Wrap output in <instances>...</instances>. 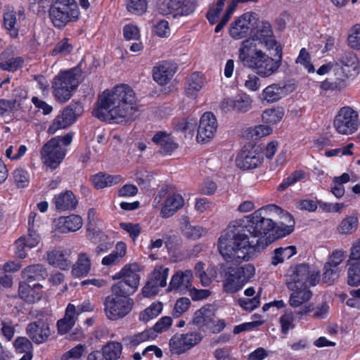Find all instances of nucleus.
<instances>
[{"instance_id": "1", "label": "nucleus", "mask_w": 360, "mask_h": 360, "mask_svg": "<svg viewBox=\"0 0 360 360\" xmlns=\"http://www.w3.org/2000/svg\"><path fill=\"white\" fill-rule=\"evenodd\" d=\"M274 213L280 207L271 204L263 206L245 217L240 228L229 226L220 235L217 246L219 255L227 262L240 264L253 258L256 250L264 249L275 238L271 234L276 227Z\"/></svg>"}, {"instance_id": "2", "label": "nucleus", "mask_w": 360, "mask_h": 360, "mask_svg": "<svg viewBox=\"0 0 360 360\" xmlns=\"http://www.w3.org/2000/svg\"><path fill=\"white\" fill-rule=\"evenodd\" d=\"M138 111L134 91L129 85L121 84L99 95L94 114L101 120L120 124L134 120Z\"/></svg>"}, {"instance_id": "3", "label": "nucleus", "mask_w": 360, "mask_h": 360, "mask_svg": "<svg viewBox=\"0 0 360 360\" xmlns=\"http://www.w3.org/2000/svg\"><path fill=\"white\" fill-rule=\"evenodd\" d=\"M278 58H273L257 47L252 39L243 41L239 49V59L245 66L255 70L262 77H268L277 72L281 66L282 49L281 51H275Z\"/></svg>"}, {"instance_id": "4", "label": "nucleus", "mask_w": 360, "mask_h": 360, "mask_svg": "<svg viewBox=\"0 0 360 360\" xmlns=\"http://www.w3.org/2000/svg\"><path fill=\"white\" fill-rule=\"evenodd\" d=\"M72 139L70 134L63 136H56L44 145L41 150V157L44 165L49 169H56L63 160L68 146Z\"/></svg>"}, {"instance_id": "5", "label": "nucleus", "mask_w": 360, "mask_h": 360, "mask_svg": "<svg viewBox=\"0 0 360 360\" xmlns=\"http://www.w3.org/2000/svg\"><path fill=\"white\" fill-rule=\"evenodd\" d=\"M141 267L137 263L126 264L119 272L113 276V279H121L112 286V293L131 295L139 288Z\"/></svg>"}, {"instance_id": "6", "label": "nucleus", "mask_w": 360, "mask_h": 360, "mask_svg": "<svg viewBox=\"0 0 360 360\" xmlns=\"http://www.w3.org/2000/svg\"><path fill=\"white\" fill-rule=\"evenodd\" d=\"M320 280V271L314 266L300 264L292 268L287 282L288 289H295L297 286L309 289L315 286Z\"/></svg>"}, {"instance_id": "7", "label": "nucleus", "mask_w": 360, "mask_h": 360, "mask_svg": "<svg viewBox=\"0 0 360 360\" xmlns=\"http://www.w3.org/2000/svg\"><path fill=\"white\" fill-rule=\"evenodd\" d=\"M255 274L252 264H244L237 269L227 268L224 274V288L227 292H236L248 283Z\"/></svg>"}, {"instance_id": "8", "label": "nucleus", "mask_w": 360, "mask_h": 360, "mask_svg": "<svg viewBox=\"0 0 360 360\" xmlns=\"http://www.w3.org/2000/svg\"><path fill=\"white\" fill-rule=\"evenodd\" d=\"M128 294L113 293L108 296L104 302V311L106 317L117 321L128 315L134 306V301Z\"/></svg>"}, {"instance_id": "9", "label": "nucleus", "mask_w": 360, "mask_h": 360, "mask_svg": "<svg viewBox=\"0 0 360 360\" xmlns=\"http://www.w3.org/2000/svg\"><path fill=\"white\" fill-rule=\"evenodd\" d=\"M79 83V75L77 70H70L60 72L54 77L52 84L56 98L60 102L69 100Z\"/></svg>"}, {"instance_id": "10", "label": "nucleus", "mask_w": 360, "mask_h": 360, "mask_svg": "<svg viewBox=\"0 0 360 360\" xmlns=\"http://www.w3.org/2000/svg\"><path fill=\"white\" fill-rule=\"evenodd\" d=\"M79 8L75 0H57L51 6L50 18L57 27H63L68 22L77 19Z\"/></svg>"}, {"instance_id": "11", "label": "nucleus", "mask_w": 360, "mask_h": 360, "mask_svg": "<svg viewBox=\"0 0 360 360\" xmlns=\"http://www.w3.org/2000/svg\"><path fill=\"white\" fill-rule=\"evenodd\" d=\"M359 124L358 112L349 106L341 108L333 122L335 130L342 135L353 134L358 130Z\"/></svg>"}, {"instance_id": "12", "label": "nucleus", "mask_w": 360, "mask_h": 360, "mask_svg": "<svg viewBox=\"0 0 360 360\" xmlns=\"http://www.w3.org/2000/svg\"><path fill=\"white\" fill-rule=\"evenodd\" d=\"M196 8L195 0H162L158 11L162 15H172L174 18L191 15Z\"/></svg>"}, {"instance_id": "13", "label": "nucleus", "mask_w": 360, "mask_h": 360, "mask_svg": "<svg viewBox=\"0 0 360 360\" xmlns=\"http://www.w3.org/2000/svg\"><path fill=\"white\" fill-rule=\"evenodd\" d=\"M202 336L198 332L176 333L169 341V349L172 354L180 355L186 353L199 344Z\"/></svg>"}, {"instance_id": "14", "label": "nucleus", "mask_w": 360, "mask_h": 360, "mask_svg": "<svg viewBox=\"0 0 360 360\" xmlns=\"http://www.w3.org/2000/svg\"><path fill=\"white\" fill-rule=\"evenodd\" d=\"M249 39L254 40L258 47V44H263L269 51L274 50L276 52L281 51V46L278 44L273 34L270 23L267 21H262L258 23L252 37Z\"/></svg>"}, {"instance_id": "15", "label": "nucleus", "mask_w": 360, "mask_h": 360, "mask_svg": "<svg viewBox=\"0 0 360 360\" xmlns=\"http://www.w3.org/2000/svg\"><path fill=\"white\" fill-rule=\"evenodd\" d=\"M217 129L215 116L210 112H205L200 120L196 139L199 143H205L212 139Z\"/></svg>"}, {"instance_id": "16", "label": "nucleus", "mask_w": 360, "mask_h": 360, "mask_svg": "<svg viewBox=\"0 0 360 360\" xmlns=\"http://www.w3.org/2000/svg\"><path fill=\"white\" fill-rule=\"evenodd\" d=\"M256 15L253 13H245L233 22L229 28V34L235 39L244 38L248 33L250 28L255 24Z\"/></svg>"}, {"instance_id": "17", "label": "nucleus", "mask_w": 360, "mask_h": 360, "mask_svg": "<svg viewBox=\"0 0 360 360\" xmlns=\"http://www.w3.org/2000/svg\"><path fill=\"white\" fill-rule=\"evenodd\" d=\"M294 90L290 84L274 83L265 87L261 94L259 99L262 102L273 103L278 101Z\"/></svg>"}, {"instance_id": "18", "label": "nucleus", "mask_w": 360, "mask_h": 360, "mask_svg": "<svg viewBox=\"0 0 360 360\" xmlns=\"http://www.w3.org/2000/svg\"><path fill=\"white\" fill-rule=\"evenodd\" d=\"M252 99L247 94H240L235 97L226 98L221 103V107L224 111H236L246 112L252 108Z\"/></svg>"}, {"instance_id": "19", "label": "nucleus", "mask_w": 360, "mask_h": 360, "mask_svg": "<svg viewBox=\"0 0 360 360\" xmlns=\"http://www.w3.org/2000/svg\"><path fill=\"white\" fill-rule=\"evenodd\" d=\"M26 334L35 344H42L51 335L50 326L42 320L33 321L27 326Z\"/></svg>"}, {"instance_id": "20", "label": "nucleus", "mask_w": 360, "mask_h": 360, "mask_svg": "<svg viewBox=\"0 0 360 360\" xmlns=\"http://www.w3.org/2000/svg\"><path fill=\"white\" fill-rule=\"evenodd\" d=\"M262 153L255 148L243 150L236 158V165L243 169H251L257 167L263 162Z\"/></svg>"}, {"instance_id": "21", "label": "nucleus", "mask_w": 360, "mask_h": 360, "mask_svg": "<svg viewBox=\"0 0 360 360\" xmlns=\"http://www.w3.org/2000/svg\"><path fill=\"white\" fill-rule=\"evenodd\" d=\"M24 62L23 58L17 56L14 46L8 47L0 55V69L4 71H17L23 66Z\"/></svg>"}, {"instance_id": "22", "label": "nucleus", "mask_w": 360, "mask_h": 360, "mask_svg": "<svg viewBox=\"0 0 360 360\" xmlns=\"http://www.w3.org/2000/svg\"><path fill=\"white\" fill-rule=\"evenodd\" d=\"M193 278L191 270H179L172 276L167 290L184 293L191 288Z\"/></svg>"}, {"instance_id": "23", "label": "nucleus", "mask_w": 360, "mask_h": 360, "mask_svg": "<svg viewBox=\"0 0 360 360\" xmlns=\"http://www.w3.org/2000/svg\"><path fill=\"white\" fill-rule=\"evenodd\" d=\"M83 226V219L78 214L63 216L53 221V227L56 231L61 233L76 232Z\"/></svg>"}, {"instance_id": "24", "label": "nucleus", "mask_w": 360, "mask_h": 360, "mask_svg": "<svg viewBox=\"0 0 360 360\" xmlns=\"http://www.w3.org/2000/svg\"><path fill=\"white\" fill-rule=\"evenodd\" d=\"M76 119L75 110L72 106L66 107L55 117L48 129V132L53 134L58 130L65 129L72 124Z\"/></svg>"}, {"instance_id": "25", "label": "nucleus", "mask_w": 360, "mask_h": 360, "mask_svg": "<svg viewBox=\"0 0 360 360\" xmlns=\"http://www.w3.org/2000/svg\"><path fill=\"white\" fill-rule=\"evenodd\" d=\"M184 205V199L181 194L169 193L163 199L160 215L162 218L170 217L183 207Z\"/></svg>"}, {"instance_id": "26", "label": "nucleus", "mask_w": 360, "mask_h": 360, "mask_svg": "<svg viewBox=\"0 0 360 360\" xmlns=\"http://www.w3.org/2000/svg\"><path fill=\"white\" fill-rule=\"evenodd\" d=\"M176 71V64L163 61L153 68V77L160 85H165L172 79Z\"/></svg>"}, {"instance_id": "27", "label": "nucleus", "mask_w": 360, "mask_h": 360, "mask_svg": "<svg viewBox=\"0 0 360 360\" xmlns=\"http://www.w3.org/2000/svg\"><path fill=\"white\" fill-rule=\"evenodd\" d=\"M70 252L61 248H57L47 253L48 262L62 270L68 269L71 265L69 259Z\"/></svg>"}, {"instance_id": "28", "label": "nucleus", "mask_w": 360, "mask_h": 360, "mask_svg": "<svg viewBox=\"0 0 360 360\" xmlns=\"http://www.w3.org/2000/svg\"><path fill=\"white\" fill-rule=\"evenodd\" d=\"M18 294L20 297L27 303L37 302L42 297V285L37 283L31 286L25 282H21L19 285Z\"/></svg>"}, {"instance_id": "29", "label": "nucleus", "mask_w": 360, "mask_h": 360, "mask_svg": "<svg viewBox=\"0 0 360 360\" xmlns=\"http://www.w3.org/2000/svg\"><path fill=\"white\" fill-rule=\"evenodd\" d=\"M56 210L65 211L76 207L77 200L72 191H67L56 195L52 200Z\"/></svg>"}, {"instance_id": "30", "label": "nucleus", "mask_w": 360, "mask_h": 360, "mask_svg": "<svg viewBox=\"0 0 360 360\" xmlns=\"http://www.w3.org/2000/svg\"><path fill=\"white\" fill-rule=\"evenodd\" d=\"M280 210L281 213H274L273 217H278L280 218L281 220L276 224V226L279 231V236L283 237L293 231L295 220L290 213L283 211L281 207Z\"/></svg>"}, {"instance_id": "31", "label": "nucleus", "mask_w": 360, "mask_h": 360, "mask_svg": "<svg viewBox=\"0 0 360 360\" xmlns=\"http://www.w3.org/2000/svg\"><path fill=\"white\" fill-rule=\"evenodd\" d=\"M290 290L292 292L289 297V304L292 307H300L311 298L312 292L307 288L297 286L295 289Z\"/></svg>"}, {"instance_id": "32", "label": "nucleus", "mask_w": 360, "mask_h": 360, "mask_svg": "<svg viewBox=\"0 0 360 360\" xmlns=\"http://www.w3.org/2000/svg\"><path fill=\"white\" fill-rule=\"evenodd\" d=\"M91 181L96 188L101 189L105 187L118 184L122 182V177L120 175H110L99 173L93 176Z\"/></svg>"}, {"instance_id": "33", "label": "nucleus", "mask_w": 360, "mask_h": 360, "mask_svg": "<svg viewBox=\"0 0 360 360\" xmlns=\"http://www.w3.org/2000/svg\"><path fill=\"white\" fill-rule=\"evenodd\" d=\"M91 260L89 257L84 252L78 255L77 260L73 265L72 274L75 277H84L87 276L91 270Z\"/></svg>"}, {"instance_id": "34", "label": "nucleus", "mask_w": 360, "mask_h": 360, "mask_svg": "<svg viewBox=\"0 0 360 360\" xmlns=\"http://www.w3.org/2000/svg\"><path fill=\"white\" fill-rule=\"evenodd\" d=\"M21 275L23 279L32 282L44 279L47 275L46 269L41 264L30 265L25 268Z\"/></svg>"}, {"instance_id": "35", "label": "nucleus", "mask_w": 360, "mask_h": 360, "mask_svg": "<svg viewBox=\"0 0 360 360\" xmlns=\"http://www.w3.org/2000/svg\"><path fill=\"white\" fill-rule=\"evenodd\" d=\"M153 141L160 147L163 153H172L177 148V145L172 137L164 131L156 133L153 137Z\"/></svg>"}, {"instance_id": "36", "label": "nucleus", "mask_w": 360, "mask_h": 360, "mask_svg": "<svg viewBox=\"0 0 360 360\" xmlns=\"http://www.w3.org/2000/svg\"><path fill=\"white\" fill-rule=\"evenodd\" d=\"M4 27L11 38H17L19 33V25L17 14L13 11H8L4 13Z\"/></svg>"}, {"instance_id": "37", "label": "nucleus", "mask_w": 360, "mask_h": 360, "mask_svg": "<svg viewBox=\"0 0 360 360\" xmlns=\"http://www.w3.org/2000/svg\"><path fill=\"white\" fill-rule=\"evenodd\" d=\"M204 85V79L199 73H193L188 79L185 86L187 96L193 97L199 92Z\"/></svg>"}, {"instance_id": "38", "label": "nucleus", "mask_w": 360, "mask_h": 360, "mask_svg": "<svg viewBox=\"0 0 360 360\" xmlns=\"http://www.w3.org/2000/svg\"><path fill=\"white\" fill-rule=\"evenodd\" d=\"M285 111L283 108L276 106L265 109L262 113V120L264 122L276 124L283 118Z\"/></svg>"}, {"instance_id": "39", "label": "nucleus", "mask_w": 360, "mask_h": 360, "mask_svg": "<svg viewBox=\"0 0 360 360\" xmlns=\"http://www.w3.org/2000/svg\"><path fill=\"white\" fill-rule=\"evenodd\" d=\"M213 313L210 306H206L197 310L193 316V322L198 327L202 328L211 324Z\"/></svg>"}, {"instance_id": "40", "label": "nucleus", "mask_w": 360, "mask_h": 360, "mask_svg": "<svg viewBox=\"0 0 360 360\" xmlns=\"http://www.w3.org/2000/svg\"><path fill=\"white\" fill-rule=\"evenodd\" d=\"M359 220L355 215L345 217L337 226V231L341 235H350L356 231Z\"/></svg>"}, {"instance_id": "41", "label": "nucleus", "mask_w": 360, "mask_h": 360, "mask_svg": "<svg viewBox=\"0 0 360 360\" xmlns=\"http://www.w3.org/2000/svg\"><path fill=\"white\" fill-rule=\"evenodd\" d=\"M122 351V345L118 342H109L102 347L103 356L105 360H117Z\"/></svg>"}, {"instance_id": "42", "label": "nucleus", "mask_w": 360, "mask_h": 360, "mask_svg": "<svg viewBox=\"0 0 360 360\" xmlns=\"http://www.w3.org/2000/svg\"><path fill=\"white\" fill-rule=\"evenodd\" d=\"M347 283L349 285H360V261L347 260Z\"/></svg>"}, {"instance_id": "43", "label": "nucleus", "mask_w": 360, "mask_h": 360, "mask_svg": "<svg viewBox=\"0 0 360 360\" xmlns=\"http://www.w3.org/2000/svg\"><path fill=\"white\" fill-rule=\"evenodd\" d=\"M295 246H287L285 248H276L274 250V256L271 258V264L274 266L283 262L285 259H290L296 254Z\"/></svg>"}, {"instance_id": "44", "label": "nucleus", "mask_w": 360, "mask_h": 360, "mask_svg": "<svg viewBox=\"0 0 360 360\" xmlns=\"http://www.w3.org/2000/svg\"><path fill=\"white\" fill-rule=\"evenodd\" d=\"M155 338L153 331L147 328L142 332L128 336L125 340L130 346L136 347L144 342L153 340Z\"/></svg>"}, {"instance_id": "45", "label": "nucleus", "mask_w": 360, "mask_h": 360, "mask_svg": "<svg viewBox=\"0 0 360 360\" xmlns=\"http://www.w3.org/2000/svg\"><path fill=\"white\" fill-rule=\"evenodd\" d=\"M162 311L161 302H153L139 314L140 321L147 323L157 317Z\"/></svg>"}, {"instance_id": "46", "label": "nucleus", "mask_w": 360, "mask_h": 360, "mask_svg": "<svg viewBox=\"0 0 360 360\" xmlns=\"http://www.w3.org/2000/svg\"><path fill=\"white\" fill-rule=\"evenodd\" d=\"M169 268L163 266H156L151 273L150 280L156 283L160 288L167 285V280L169 276Z\"/></svg>"}, {"instance_id": "47", "label": "nucleus", "mask_w": 360, "mask_h": 360, "mask_svg": "<svg viewBox=\"0 0 360 360\" xmlns=\"http://www.w3.org/2000/svg\"><path fill=\"white\" fill-rule=\"evenodd\" d=\"M306 177V173L302 170H296L289 175L287 178H285L278 187V191H284L289 186L295 184L297 181L304 179Z\"/></svg>"}, {"instance_id": "48", "label": "nucleus", "mask_w": 360, "mask_h": 360, "mask_svg": "<svg viewBox=\"0 0 360 360\" xmlns=\"http://www.w3.org/2000/svg\"><path fill=\"white\" fill-rule=\"evenodd\" d=\"M148 0H127L128 11L134 15H142L147 11Z\"/></svg>"}, {"instance_id": "49", "label": "nucleus", "mask_w": 360, "mask_h": 360, "mask_svg": "<svg viewBox=\"0 0 360 360\" xmlns=\"http://www.w3.org/2000/svg\"><path fill=\"white\" fill-rule=\"evenodd\" d=\"M183 234L188 238L198 239L206 233V230L200 226H192L186 223L183 229Z\"/></svg>"}, {"instance_id": "50", "label": "nucleus", "mask_w": 360, "mask_h": 360, "mask_svg": "<svg viewBox=\"0 0 360 360\" xmlns=\"http://www.w3.org/2000/svg\"><path fill=\"white\" fill-rule=\"evenodd\" d=\"M225 1L226 0H217L216 4H213L210 8L206 14V17L210 24L214 25L219 20V17L224 8Z\"/></svg>"}, {"instance_id": "51", "label": "nucleus", "mask_w": 360, "mask_h": 360, "mask_svg": "<svg viewBox=\"0 0 360 360\" xmlns=\"http://www.w3.org/2000/svg\"><path fill=\"white\" fill-rule=\"evenodd\" d=\"M172 325V319L170 316H162L160 318L152 328H149L153 330L155 338L158 334L167 331Z\"/></svg>"}, {"instance_id": "52", "label": "nucleus", "mask_w": 360, "mask_h": 360, "mask_svg": "<svg viewBox=\"0 0 360 360\" xmlns=\"http://www.w3.org/2000/svg\"><path fill=\"white\" fill-rule=\"evenodd\" d=\"M27 148L25 145L9 146L5 151V155L11 160L20 159L26 153Z\"/></svg>"}, {"instance_id": "53", "label": "nucleus", "mask_w": 360, "mask_h": 360, "mask_svg": "<svg viewBox=\"0 0 360 360\" xmlns=\"http://www.w3.org/2000/svg\"><path fill=\"white\" fill-rule=\"evenodd\" d=\"M271 127L260 124L248 129V134L252 139H259L272 133Z\"/></svg>"}, {"instance_id": "54", "label": "nucleus", "mask_w": 360, "mask_h": 360, "mask_svg": "<svg viewBox=\"0 0 360 360\" xmlns=\"http://www.w3.org/2000/svg\"><path fill=\"white\" fill-rule=\"evenodd\" d=\"M347 41L352 49H360V24H356L351 28Z\"/></svg>"}, {"instance_id": "55", "label": "nucleus", "mask_w": 360, "mask_h": 360, "mask_svg": "<svg viewBox=\"0 0 360 360\" xmlns=\"http://www.w3.org/2000/svg\"><path fill=\"white\" fill-rule=\"evenodd\" d=\"M295 314L292 311H287L280 317L279 321L281 326V331L287 334L289 330L294 328Z\"/></svg>"}, {"instance_id": "56", "label": "nucleus", "mask_w": 360, "mask_h": 360, "mask_svg": "<svg viewBox=\"0 0 360 360\" xmlns=\"http://www.w3.org/2000/svg\"><path fill=\"white\" fill-rule=\"evenodd\" d=\"M297 64L302 65L308 72H314V67L311 63L310 56L306 49L302 48L299 53V55L295 60Z\"/></svg>"}, {"instance_id": "57", "label": "nucleus", "mask_w": 360, "mask_h": 360, "mask_svg": "<svg viewBox=\"0 0 360 360\" xmlns=\"http://www.w3.org/2000/svg\"><path fill=\"white\" fill-rule=\"evenodd\" d=\"M191 305V301L187 297H181L176 301L174 304L172 315L175 318L181 316L186 312Z\"/></svg>"}, {"instance_id": "58", "label": "nucleus", "mask_w": 360, "mask_h": 360, "mask_svg": "<svg viewBox=\"0 0 360 360\" xmlns=\"http://www.w3.org/2000/svg\"><path fill=\"white\" fill-rule=\"evenodd\" d=\"M14 346L17 352L20 354L32 352L33 345L30 340L25 337L16 338Z\"/></svg>"}, {"instance_id": "59", "label": "nucleus", "mask_w": 360, "mask_h": 360, "mask_svg": "<svg viewBox=\"0 0 360 360\" xmlns=\"http://www.w3.org/2000/svg\"><path fill=\"white\" fill-rule=\"evenodd\" d=\"M340 269L332 266H327V264L324 266V272L323 279L325 283L331 285L337 280L340 276Z\"/></svg>"}, {"instance_id": "60", "label": "nucleus", "mask_w": 360, "mask_h": 360, "mask_svg": "<svg viewBox=\"0 0 360 360\" xmlns=\"http://www.w3.org/2000/svg\"><path fill=\"white\" fill-rule=\"evenodd\" d=\"M341 63L344 66L343 68H349L354 72H356L359 68V62L356 56L352 53H346L341 58Z\"/></svg>"}, {"instance_id": "61", "label": "nucleus", "mask_w": 360, "mask_h": 360, "mask_svg": "<svg viewBox=\"0 0 360 360\" xmlns=\"http://www.w3.org/2000/svg\"><path fill=\"white\" fill-rule=\"evenodd\" d=\"M13 179L15 184L20 188L27 186L30 181L29 174L22 169H16L14 171Z\"/></svg>"}, {"instance_id": "62", "label": "nucleus", "mask_w": 360, "mask_h": 360, "mask_svg": "<svg viewBox=\"0 0 360 360\" xmlns=\"http://www.w3.org/2000/svg\"><path fill=\"white\" fill-rule=\"evenodd\" d=\"M120 226L129 235L133 240H136L138 238L141 230L139 224L121 222Z\"/></svg>"}, {"instance_id": "63", "label": "nucleus", "mask_w": 360, "mask_h": 360, "mask_svg": "<svg viewBox=\"0 0 360 360\" xmlns=\"http://www.w3.org/2000/svg\"><path fill=\"white\" fill-rule=\"evenodd\" d=\"M213 206V202L208 198H200L195 199L194 209L198 213L202 214L206 212L211 211Z\"/></svg>"}, {"instance_id": "64", "label": "nucleus", "mask_w": 360, "mask_h": 360, "mask_svg": "<svg viewBox=\"0 0 360 360\" xmlns=\"http://www.w3.org/2000/svg\"><path fill=\"white\" fill-rule=\"evenodd\" d=\"M155 34L160 37L167 38L170 35L171 30L169 22L167 20H161L158 21L154 27Z\"/></svg>"}]
</instances>
